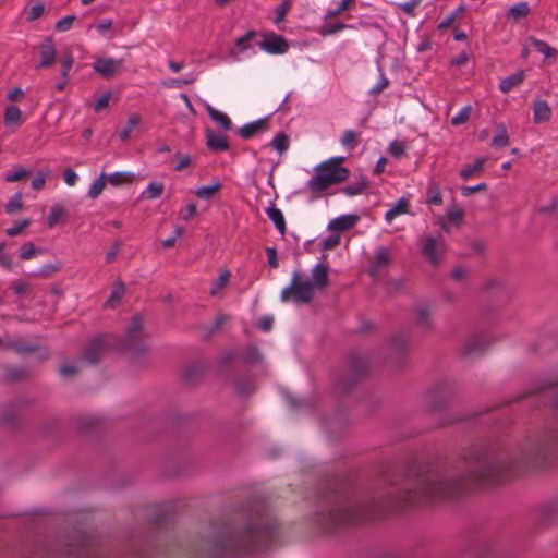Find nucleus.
Segmentation results:
<instances>
[{
  "label": "nucleus",
  "mask_w": 558,
  "mask_h": 558,
  "mask_svg": "<svg viewBox=\"0 0 558 558\" xmlns=\"http://www.w3.org/2000/svg\"><path fill=\"white\" fill-rule=\"evenodd\" d=\"M279 535L276 520L268 522L258 518L236 517L229 522L214 523L205 548L209 558H229L272 545Z\"/></svg>",
  "instance_id": "obj_1"
},
{
  "label": "nucleus",
  "mask_w": 558,
  "mask_h": 558,
  "mask_svg": "<svg viewBox=\"0 0 558 558\" xmlns=\"http://www.w3.org/2000/svg\"><path fill=\"white\" fill-rule=\"evenodd\" d=\"M110 350L121 351L133 360L149 352V345L145 341L144 320L140 314L132 316L123 338L102 333L92 339L87 343L82 359L94 365L99 362L105 352Z\"/></svg>",
  "instance_id": "obj_2"
},
{
  "label": "nucleus",
  "mask_w": 558,
  "mask_h": 558,
  "mask_svg": "<svg viewBox=\"0 0 558 558\" xmlns=\"http://www.w3.org/2000/svg\"><path fill=\"white\" fill-rule=\"evenodd\" d=\"M35 555L40 558H105L95 542L83 533L62 542H39L35 545Z\"/></svg>",
  "instance_id": "obj_3"
},
{
  "label": "nucleus",
  "mask_w": 558,
  "mask_h": 558,
  "mask_svg": "<svg viewBox=\"0 0 558 558\" xmlns=\"http://www.w3.org/2000/svg\"><path fill=\"white\" fill-rule=\"evenodd\" d=\"M344 157L330 158L315 168L314 177L307 182L312 193H320L329 186L342 183L350 177V170L341 167Z\"/></svg>",
  "instance_id": "obj_4"
},
{
  "label": "nucleus",
  "mask_w": 558,
  "mask_h": 558,
  "mask_svg": "<svg viewBox=\"0 0 558 558\" xmlns=\"http://www.w3.org/2000/svg\"><path fill=\"white\" fill-rule=\"evenodd\" d=\"M369 361L366 355L352 352L348 357V366L344 376L337 384V388L343 392H349L352 387L368 375Z\"/></svg>",
  "instance_id": "obj_5"
},
{
  "label": "nucleus",
  "mask_w": 558,
  "mask_h": 558,
  "mask_svg": "<svg viewBox=\"0 0 558 558\" xmlns=\"http://www.w3.org/2000/svg\"><path fill=\"white\" fill-rule=\"evenodd\" d=\"M282 302H293L298 305L310 304L314 299V290L311 281H303L299 271L293 272L290 286L281 292Z\"/></svg>",
  "instance_id": "obj_6"
},
{
  "label": "nucleus",
  "mask_w": 558,
  "mask_h": 558,
  "mask_svg": "<svg viewBox=\"0 0 558 558\" xmlns=\"http://www.w3.org/2000/svg\"><path fill=\"white\" fill-rule=\"evenodd\" d=\"M25 404L26 402L24 400H16L3 405L0 416L1 424L11 429L20 428L23 424V410Z\"/></svg>",
  "instance_id": "obj_7"
},
{
  "label": "nucleus",
  "mask_w": 558,
  "mask_h": 558,
  "mask_svg": "<svg viewBox=\"0 0 558 558\" xmlns=\"http://www.w3.org/2000/svg\"><path fill=\"white\" fill-rule=\"evenodd\" d=\"M446 253V243L442 236H427L422 246L423 256L434 266H438Z\"/></svg>",
  "instance_id": "obj_8"
},
{
  "label": "nucleus",
  "mask_w": 558,
  "mask_h": 558,
  "mask_svg": "<svg viewBox=\"0 0 558 558\" xmlns=\"http://www.w3.org/2000/svg\"><path fill=\"white\" fill-rule=\"evenodd\" d=\"M122 63V59L98 58L93 63V69L102 78L109 80L120 73Z\"/></svg>",
  "instance_id": "obj_9"
},
{
  "label": "nucleus",
  "mask_w": 558,
  "mask_h": 558,
  "mask_svg": "<svg viewBox=\"0 0 558 558\" xmlns=\"http://www.w3.org/2000/svg\"><path fill=\"white\" fill-rule=\"evenodd\" d=\"M3 347L5 349L12 350L19 354L25 355L34 352L41 351L40 359L47 360L49 357V351L47 349L41 350V347L34 342H28L22 339L17 340H8L4 342Z\"/></svg>",
  "instance_id": "obj_10"
},
{
  "label": "nucleus",
  "mask_w": 558,
  "mask_h": 558,
  "mask_svg": "<svg viewBox=\"0 0 558 558\" xmlns=\"http://www.w3.org/2000/svg\"><path fill=\"white\" fill-rule=\"evenodd\" d=\"M259 47L269 53L282 54L289 50V43L283 36L270 32L264 36Z\"/></svg>",
  "instance_id": "obj_11"
},
{
  "label": "nucleus",
  "mask_w": 558,
  "mask_h": 558,
  "mask_svg": "<svg viewBox=\"0 0 558 558\" xmlns=\"http://www.w3.org/2000/svg\"><path fill=\"white\" fill-rule=\"evenodd\" d=\"M487 344L488 343L483 336H470L461 347L460 354L464 357L482 355L485 352Z\"/></svg>",
  "instance_id": "obj_12"
},
{
  "label": "nucleus",
  "mask_w": 558,
  "mask_h": 558,
  "mask_svg": "<svg viewBox=\"0 0 558 558\" xmlns=\"http://www.w3.org/2000/svg\"><path fill=\"white\" fill-rule=\"evenodd\" d=\"M38 50L40 53V62L37 68H49L54 63L57 51L52 37H46L38 46Z\"/></svg>",
  "instance_id": "obj_13"
},
{
  "label": "nucleus",
  "mask_w": 558,
  "mask_h": 558,
  "mask_svg": "<svg viewBox=\"0 0 558 558\" xmlns=\"http://www.w3.org/2000/svg\"><path fill=\"white\" fill-rule=\"evenodd\" d=\"M206 146L213 153L227 151L230 149V145L227 138L222 135L217 134L214 130L207 129L205 131Z\"/></svg>",
  "instance_id": "obj_14"
},
{
  "label": "nucleus",
  "mask_w": 558,
  "mask_h": 558,
  "mask_svg": "<svg viewBox=\"0 0 558 558\" xmlns=\"http://www.w3.org/2000/svg\"><path fill=\"white\" fill-rule=\"evenodd\" d=\"M328 266L326 264H317L313 270H312V281L313 290L315 288L317 289H325L329 284V277H328Z\"/></svg>",
  "instance_id": "obj_15"
},
{
  "label": "nucleus",
  "mask_w": 558,
  "mask_h": 558,
  "mask_svg": "<svg viewBox=\"0 0 558 558\" xmlns=\"http://www.w3.org/2000/svg\"><path fill=\"white\" fill-rule=\"evenodd\" d=\"M172 509L173 506H167L165 508L157 509L156 512L150 517L149 523L158 529L165 527L173 519L174 513Z\"/></svg>",
  "instance_id": "obj_16"
},
{
  "label": "nucleus",
  "mask_w": 558,
  "mask_h": 558,
  "mask_svg": "<svg viewBox=\"0 0 558 558\" xmlns=\"http://www.w3.org/2000/svg\"><path fill=\"white\" fill-rule=\"evenodd\" d=\"M357 221L359 216L356 215H343L332 219L328 225V229L337 232L345 231L353 228Z\"/></svg>",
  "instance_id": "obj_17"
},
{
  "label": "nucleus",
  "mask_w": 558,
  "mask_h": 558,
  "mask_svg": "<svg viewBox=\"0 0 558 558\" xmlns=\"http://www.w3.org/2000/svg\"><path fill=\"white\" fill-rule=\"evenodd\" d=\"M557 386L556 381L545 380L538 384L533 385L531 388L526 389L523 393L517 396L512 402H518L525 398H529L534 395L544 393L547 390H551Z\"/></svg>",
  "instance_id": "obj_18"
},
{
  "label": "nucleus",
  "mask_w": 558,
  "mask_h": 558,
  "mask_svg": "<svg viewBox=\"0 0 558 558\" xmlns=\"http://www.w3.org/2000/svg\"><path fill=\"white\" fill-rule=\"evenodd\" d=\"M267 124H268L267 119H260L255 122L247 123V124L243 125L242 128H240L238 130V134L242 138L247 140V138H251L252 136H254L255 134H257L259 131L265 130L267 128Z\"/></svg>",
  "instance_id": "obj_19"
},
{
  "label": "nucleus",
  "mask_w": 558,
  "mask_h": 558,
  "mask_svg": "<svg viewBox=\"0 0 558 558\" xmlns=\"http://www.w3.org/2000/svg\"><path fill=\"white\" fill-rule=\"evenodd\" d=\"M535 123H544L550 120L551 109L545 100H536L533 104Z\"/></svg>",
  "instance_id": "obj_20"
},
{
  "label": "nucleus",
  "mask_w": 558,
  "mask_h": 558,
  "mask_svg": "<svg viewBox=\"0 0 558 558\" xmlns=\"http://www.w3.org/2000/svg\"><path fill=\"white\" fill-rule=\"evenodd\" d=\"M233 385L235 392L240 396H250L255 390L253 379L250 375L236 377Z\"/></svg>",
  "instance_id": "obj_21"
},
{
  "label": "nucleus",
  "mask_w": 558,
  "mask_h": 558,
  "mask_svg": "<svg viewBox=\"0 0 558 558\" xmlns=\"http://www.w3.org/2000/svg\"><path fill=\"white\" fill-rule=\"evenodd\" d=\"M525 77L524 71H518L500 82L499 89L502 93H509L512 88L519 86Z\"/></svg>",
  "instance_id": "obj_22"
},
{
  "label": "nucleus",
  "mask_w": 558,
  "mask_h": 558,
  "mask_svg": "<svg viewBox=\"0 0 558 558\" xmlns=\"http://www.w3.org/2000/svg\"><path fill=\"white\" fill-rule=\"evenodd\" d=\"M266 214L269 217L270 220H272L274 225L276 226L277 230L280 232L281 235L286 234V221L284 217L279 208L271 205L266 209Z\"/></svg>",
  "instance_id": "obj_23"
},
{
  "label": "nucleus",
  "mask_w": 558,
  "mask_h": 558,
  "mask_svg": "<svg viewBox=\"0 0 558 558\" xmlns=\"http://www.w3.org/2000/svg\"><path fill=\"white\" fill-rule=\"evenodd\" d=\"M486 161L487 157L477 158L473 165H468L460 170V177L464 180H468L471 177L482 172Z\"/></svg>",
  "instance_id": "obj_24"
},
{
  "label": "nucleus",
  "mask_w": 558,
  "mask_h": 558,
  "mask_svg": "<svg viewBox=\"0 0 558 558\" xmlns=\"http://www.w3.org/2000/svg\"><path fill=\"white\" fill-rule=\"evenodd\" d=\"M142 118L138 113H131L126 125L119 132V137L122 142H126L130 138L131 132L141 124Z\"/></svg>",
  "instance_id": "obj_25"
},
{
  "label": "nucleus",
  "mask_w": 558,
  "mask_h": 558,
  "mask_svg": "<svg viewBox=\"0 0 558 558\" xmlns=\"http://www.w3.org/2000/svg\"><path fill=\"white\" fill-rule=\"evenodd\" d=\"M368 185L369 183L366 177L361 175L357 182L342 187L341 192L349 196H355L362 194L368 187Z\"/></svg>",
  "instance_id": "obj_26"
},
{
  "label": "nucleus",
  "mask_w": 558,
  "mask_h": 558,
  "mask_svg": "<svg viewBox=\"0 0 558 558\" xmlns=\"http://www.w3.org/2000/svg\"><path fill=\"white\" fill-rule=\"evenodd\" d=\"M410 209L409 201L404 197L400 198L398 203L385 214L387 222H391L395 217L401 214H408Z\"/></svg>",
  "instance_id": "obj_27"
},
{
  "label": "nucleus",
  "mask_w": 558,
  "mask_h": 558,
  "mask_svg": "<svg viewBox=\"0 0 558 558\" xmlns=\"http://www.w3.org/2000/svg\"><path fill=\"white\" fill-rule=\"evenodd\" d=\"M427 204L429 205H441L442 196L439 183L430 181L427 186Z\"/></svg>",
  "instance_id": "obj_28"
},
{
  "label": "nucleus",
  "mask_w": 558,
  "mask_h": 558,
  "mask_svg": "<svg viewBox=\"0 0 558 558\" xmlns=\"http://www.w3.org/2000/svg\"><path fill=\"white\" fill-rule=\"evenodd\" d=\"M530 40H531L533 47L537 51L543 53L546 59H556V57L558 56L557 49L550 47L547 43H545L541 39H537L535 37H531Z\"/></svg>",
  "instance_id": "obj_29"
},
{
  "label": "nucleus",
  "mask_w": 558,
  "mask_h": 558,
  "mask_svg": "<svg viewBox=\"0 0 558 558\" xmlns=\"http://www.w3.org/2000/svg\"><path fill=\"white\" fill-rule=\"evenodd\" d=\"M204 374V367L201 364H191L183 372L184 381L192 384L198 380Z\"/></svg>",
  "instance_id": "obj_30"
},
{
  "label": "nucleus",
  "mask_w": 558,
  "mask_h": 558,
  "mask_svg": "<svg viewBox=\"0 0 558 558\" xmlns=\"http://www.w3.org/2000/svg\"><path fill=\"white\" fill-rule=\"evenodd\" d=\"M207 112H208L209 117L215 122L219 123L225 131H228L231 129L232 122L227 114H225L223 112H221L219 110L214 109L210 106L207 107Z\"/></svg>",
  "instance_id": "obj_31"
},
{
  "label": "nucleus",
  "mask_w": 558,
  "mask_h": 558,
  "mask_svg": "<svg viewBox=\"0 0 558 558\" xmlns=\"http://www.w3.org/2000/svg\"><path fill=\"white\" fill-rule=\"evenodd\" d=\"M124 293L125 284L122 281H117L113 286L109 299L106 302V305L113 307L116 304L120 303Z\"/></svg>",
  "instance_id": "obj_32"
},
{
  "label": "nucleus",
  "mask_w": 558,
  "mask_h": 558,
  "mask_svg": "<svg viewBox=\"0 0 558 558\" xmlns=\"http://www.w3.org/2000/svg\"><path fill=\"white\" fill-rule=\"evenodd\" d=\"M65 210L60 204H56L51 207L50 213L47 217V226L53 228L64 217Z\"/></svg>",
  "instance_id": "obj_33"
},
{
  "label": "nucleus",
  "mask_w": 558,
  "mask_h": 558,
  "mask_svg": "<svg viewBox=\"0 0 558 558\" xmlns=\"http://www.w3.org/2000/svg\"><path fill=\"white\" fill-rule=\"evenodd\" d=\"M28 376V372L24 368H10L4 374V380L7 383L22 381L27 379Z\"/></svg>",
  "instance_id": "obj_34"
},
{
  "label": "nucleus",
  "mask_w": 558,
  "mask_h": 558,
  "mask_svg": "<svg viewBox=\"0 0 558 558\" xmlns=\"http://www.w3.org/2000/svg\"><path fill=\"white\" fill-rule=\"evenodd\" d=\"M390 255H389V248L387 247H378L376 250L375 256H374V264L376 265V268H383L390 264Z\"/></svg>",
  "instance_id": "obj_35"
},
{
  "label": "nucleus",
  "mask_w": 558,
  "mask_h": 558,
  "mask_svg": "<svg viewBox=\"0 0 558 558\" xmlns=\"http://www.w3.org/2000/svg\"><path fill=\"white\" fill-rule=\"evenodd\" d=\"M221 189V183L217 181L213 185L201 186L195 191V195L203 199L211 198Z\"/></svg>",
  "instance_id": "obj_36"
},
{
  "label": "nucleus",
  "mask_w": 558,
  "mask_h": 558,
  "mask_svg": "<svg viewBox=\"0 0 558 558\" xmlns=\"http://www.w3.org/2000/svg\"><path fill=\"white\" fill-rule=\"evenodd\" d=\"M62 268L61 262H56L53 264H47L43 266L36 274H34L35 277L40 278H50L54 274L59 272Z\"/></svg>",
  "instance_id": "obj_37"
},
{
  "label": "nucleus",
  "mask_w": 558,
  "mask_h": 558,
  "mask_svg": "<svg viewBox=\"0 0 558 558\" xmlns=\"http://www.w3.org/2000/svg\"><path fill=\"white\" fill-rule=\"evenodd\" d=\"M22 112L16 106H9L4 111V123L7 125L19 124Z\"/></svg>",
  "instance_id": "obj_38"
},
{
  "label": "nucleus",
  "mask_w": 558,
  "mask_h": 558,
  "mask_svg": "<svg viewBox=\"0 0 558 558\" xmlns=\"http://www.w3.org/2000/svg\"><path fill=\"white\" fill-rule=\"evenodd\" d=\"M23 209V198L21 193H15L12 198L5 204L4 210L7 214L12 215Z\"/></svg>",
  "instance_id": "obj_39"
},
{
  "label": "nucleus",
  "mask_w": 558,
  "mask_h": 558,
  "mask_svg": "<svg viewBox=\"0 0 558 558\" xmlns=\"http://www.w3.org/2000/svg\"><path fill=\"white\" fill-rule=\"evenodd\" d=\"M270 146L280 154L284 153L289 147V137L284 132L278 133L270 142Z\"/></svg>",
  "instance_id": "obj_40"
},
{
  "label": "nucleus",
  "mask_w": 558,
  "mask_h": 558,
  "mask_svg": "<svg viewBox=\"0 0 558 558\" xmlns=\"http://www.w3.org/2000/svg\"><path fill=\"white\" fill-rule=\"evenodd\" d=\"M490 145L494 148H504L509 145V135L505 126L499 128V133L493 137Z\"/></svg>",
  "instance_id": "obj_41"
},
{
  "label": "nucleus",
  "mask_w": 558,
  "mask_h": 558,
  "mask_svg": "<svg viewBox=\"0 0 558 558\" xmlns=\"http://www.w3.org/2000/svg\"><path fill=\"white\" fill-rule=\"evenodd\" d=\"M510 15L514 21H519L526 17L530 13V8L526 2H520L510 8Z\"/></svg>",
  "instance_id": "obj_42"
},
{
  "label": "nucleus",
  "mask_w": 558,
  "mask_h": 558,
  "mask_svg": "<svg viewBox=\"0 0 558 558\" xmlns=\"http://www.w3.org/2000/svg\"><path fill=\"white\" fill-rule=\"evenodd\" d=\"M38 254H40V251L38 248H36L34 243H32V242H26V243L22 244L20 247V258L21 259L27 260V259L35 257Z\"/></svg>",
  "instance_id": "obj_43"
},
{
  "label": "nucleus",
  "mask_w": 558,
  "mask_h": 558,
  "mask_svg": "<svg viewBox=\"0 0 558 558\" xmlns=\"http://www.w3.org/2000/svg\"><path fill=\"white\" fill-rule=\"evenodd\" d=\"M230 278V272L226 270L222 272L211 284L210 294L217 295L228 283Z\"/></svg>",
  "instance_id": "obj_44"
},
{
  "label": "nucleus",
  "mask_w": 558,
  "mask_h": 558,
  "mask_svg": "<svg viewBox=\"0 0 558 558\" xmlns=\"http://www.w3.org/2000/svg\"><path fill=\"white\" fill-rule=\"evenodd\" d=\"M106 175L105 173H101L99 175V178L97 180L94 181V183L92 184L89 191H88V196L93 199L97 198L100 193L102 192V190L105 189V185H106Z\"/></svg>",
  "instance_id": "obj_45"
},
{
  "label": "nucleus",
  "mask_w": 558,
  "mask_h": 558,
  "mask_svg": "<svg viewBox=\"0 0 558 558\" xmlns=\"http://www.w3.org/2000/svg\"><path fill=\"white\" fill-rule=\"evenodd\" d=\"M106 180L112 185H120L131 182L133 180V174L130 172H116L107 177Z\"/></svg>",
  "instance_id": "obj_46"
},
{
  "label": "nucleus",
  "mask_w": 558,
  "mask_h": 558,
  "mask_svg": "<svg viewBox=\"0 0 558 558\" xmlns=\"http://www.w3.org/2000/svg\"><path fill=\"white\" fill-rule=\"evenodd\" d=\"M260 359H262L260 353H259L258 349L254 345L248 347L241 357V360L247 364H255V363L259 362Z\"/></svg>",
  "instance_id": "obj_47"
},
{
  "label": "nucleus",
  "mask_w": 558,
  "mask_h": 558,
  "mask_svg": "<svg viewBox=\"0 0 558 558\" xmlns=\"http://www.w3.org/2000/svg\"><path fill=\"white\" fill-rule=\"evenodd\" d=\"M45 12V5L41 2H37L26 11V21L34 22L43 16Z\"/></svg>",
  "instance_id": "obj_48"
},
{
  "label": "nucleus",
  "mask_w": 558,
  "mask_h": 558,
  "mask_svg": "<svg viewBox=\"0 0 558 558\" xmlns=\"http://www.w3.org/2000/svg\"><path fill=\"white\" fill-rule=\"evenodd\" d=\"M256 32L248 31L244 36L239 37L235 40V48L238 49V52H244L250 48V40L255 38Z\"/></svg>",
  "instance_id": "obj_49"
},
{
  "label": "nucleus",
  "mask_w": 558,
  "mask_h": 558,
  "mask_svg": "<svg viewBox=\"0 0 558 558\" xmlns=\"http://www.w3.org/2000/svg\"><path fill=\"white\" fill-rule=\"evenodd\" d=\"M416 323L426 330L432 329V318L427 308H418Z\"/></svg>",
  "instance_id": "obj_50"
},
{
  "label": "nucleus",
  "mask_w": 558,
  "mask_h": 558,
  "mask_svg": "<svg viewBox=\"0 0 558 558\" xmlns=\"http://www.w3.org/2000/svg\"><path fill=\"white\" fill-rule=\"evenodd\" d=\"M471 112H472V107L465 106L464 108L461 109V111L457 116L451 118V124L452 125L464 124L465 122L469 121Z\"/></svg>",
  "instance_id": "obj_51"
},
{
  "label": "nucleus",
  "mask_w": 558,
  "mask_h": 558,
  "mask_svg": "<svg viewBox=\"0 0 558 558\" xmlns=\"http://www.w3.org/2000/svg\"><path fill=\"white\" fill-rule=\"evenodd\" d=\"M357 133L352 131V130H348L343 133V136L341 138V144L347 147V148H350V149H353L357 146Z\"/></svg>",
  "instance_id": "obj_52"
},
{
  "label": "nucleus",
  "mask_w": 558,
  "mask_h": 558,
  "mask_svg": "<svg viewBox=\"0 0 558 558\" xmlns=\"http://www.w3.org/2000/svg\"><path fill=\"white\" fill-rule=\"evenodd\" d=\"M388 150H389V154L392 157L399 159V158L404 156V154H405V146H404L403 142L392 141L390 143V145H389Z\"/></svg>",
  "instance_id": "obj_53"
},
{
  "label": "nucleus",
  "mask_w": 558,
  "mask_h": 558,
  "mask_svg": "<svg viewBox=\"0 0 558 558\" xmlns=\"http://www.w3.org/2000/svg\"><path fill=\"white\" fill-rule=\"evenodd\" d=\"M31 225V220L29 219H23L21 220L19 223L14 225L13 227L11 228H8L5 230V234L13 238V236H16L19 235L25 228H27L28 226Z\"/></svg>",
  "instance_id": "obj_54"
},
{
  "label": "nucleus",
  "mask_w": 558,
  "mask_h": 558,
  "mask_svg": "<svg viewBox=\"0 0 558 558\" xmlns=\"http://www.w3.org/2000/svg\"><path fill=\"white\" fill-rule=\"evenodd\" d=\"M163 190L165 186L162 183H150L146 190L147 198L153 199L161 196Z\"/></svg>",
  "instance_id": "obj_55"
},
{
  "label": "nucleus",
  "mask_w": 558,
  "mask_h": 558,
  "mask_svg": "<svg viewBox=\"0 0 558 558\" xmlns=\"http://www.w3.org/2000/svg\"><path fill=\"white\" fill-rule=\"evenodd\" d=\"M439 391H434V392H430L428 398H429V404H428V411H438V410H441L442 408H445L446 403H447V399H441L439 401L436 400L437 398V393Z\"/></svg>",
  "instance_id": "obj_56"
},
{
  "label": "nucleus",
  "mask_w": 558,
  "mask_h": 558,
  "mask_svg": "<svg viewBox=\"0 0 558 558\" xmlns=\"http://www.w3.org/2000/svg\"><path fill=\"white\" fill-rule=\"evenodd\" d=\"M76 20L75 15H66L59 20L56 24V31L66 32L71 28L73 22Z\"/></svg>",
  "instance_id": "obj_57"
},
{
  "label": "nucleus",
  "mask_w": 558,
  "mask_h": 558,
  "mask_svg": "<svg viewBox=\"0 0 558 558\" xmlns=\"http://www.w3.org/2000/svg\"><path fill=\"white\" fill-rule=\"evenodd\" d=\"M292 5L291 0H283V2L276 9V22H282L286 19L288 11Z\"/></svg>",
  "instance_id": "obj_58"
},
{
  "label": "nucleus",
  "mask_w": 558,
  "mask_h": 558,
  "mask_svg": "<svg viewBox=\"0 0 558 558\" xmlns=\"http://www.w3.org/2000/svg\"><path fill=\"white\" fill-rule=\"evenodd\" d=\"M464 11L463 7L458 8L454 12L446 16V19L439 24V29L448 28Z\"/></svg>",
  "instance_id": "obj_59"
},
{
  "label": "nucleus",
  "mask_w": 558,
  "mask_h": 558,
  "mask_svg": "<svg viewBox=\"0 0 558 558\" xmlns=\"http://www.w3.org/2000/svg\"><path fill=\"white\" fill-rule=\"evenodd\" d=\"M340 243V235L335 233L330 234L328 238H326L322 243V248L324 251L333 250L337 247Z\"/></svg>",
  "instance_id": "obj_60"
},
{
  "label": "nucleus",
  "mask_w": 558,
  "mask_h": 558,
  "mask_svg": "<svg viewBox=\"0 0 558 558\" xmlns=\"http://www.w3.org/2000/svg\"><path fill=\"white\" fill-rule=\"evenodd\" d=\"M487 187H488L487 184L483 182V183H480L474 186H462L461 193L463 196L468 197L477 192H485V191H487Z\"/></svg>",
  "instance_id": "obj_61"
},
{
  "label": "nucleus",
  "mask_w": 558,
  "mask_h": 558,
  "mask_svg": "<svg viewBox=\"0 0 558 558\" xmlns=\"http://www.w3.org/2000/svg\"><path fill=\"white\" fill-rule=\"evenodd\" d=\"M111 98V92H106L95 104L94 110L95 112H100L106 109L109 105V100Z\"/></svg>",
  "instance_id": "obj_62"
},
{
  "label": "nucleus",
  "mask_w": 558,
  "mask_h": 558,
  "mask_svg": "<svg viewBox=\"0 0 558 558\" xmlns=\"http://www.w3.org/2000/svg\"><path fill=\"white\" fill-rule=\"evenodd\" d=\"M73 65V57L71 54H66L61 59V76L69 77V72Z\"/></svg>",
  "instance_id": "obj_63"
},
{
  "label": "nucleus",
  "mask_w": 558,
  "mask_h": 558,
  "mask_svg": "<svg viewBox=\"0 0 558 558\" xmlns=\"http://www.w3.org/2000/svg\"><path fill=\"white\" fill-rule=\"evenodd\" d=\"M464 211L461 208H451L447 211V217L454 223H460L463 219Z\"/></svg>",
  "instance_id": "obj_64"
}]
</instances>
